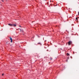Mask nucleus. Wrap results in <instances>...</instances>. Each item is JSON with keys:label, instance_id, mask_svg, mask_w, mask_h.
<instances>
[{"label": "nucleus", "instance_id": "obj_1", "mask_svg": "<svg viewBox=\"0 0 79 79\" xmlns=\"http://www.w3.org/2000/svg\"><path fill=\"white\" fill-rule=\"evenodd\" d=\"M72 44V42L71 41H69L68 42L69 45H70Z\"/></svg>", "mask_w": 79, "mask_h": 79}, {"label": "nucleus", "instance_id": "obj_2", "mask_svg": "<svg viewBox=\"0 0 79 79\" xmlns=\"http://www.w3.org/2000/svg\"><path fill=\"white\" fill-rule=\"evenodd\" d=\"M8 25H9V26H13V24H11L10 23H9Z\"/></svg>", "mask_w": 79, "mask_h": 79}, {"label": "nucleus", "instance_id": "obj_3", "mask_svg": "<svg viewBox=\"0 0 79 79\" xmlns=\"http://www.w3.org/2000/svg\"><path fill=\"white\" fill-rule=\"evenodd\" d=\"M10 40H11V42H12L13 41V40H12V38L11 37H10Z\"/></svg>", "mask_w": 79, "mask_h": 79}, {"label": "nucleus", "instance_id": "obj_4", "mask_svg": "<svg viewBox=\"0 0 79 79\" xmlns=\"http://www.w3.org/2000/svg\"><path fill=\"white\" fill-rule=\"evenodd\" d=\"M20 32H23V30H21V29H20Z\"/></svg>", "mask_w": 79, "mask_h": 79}, {"label": "nucleus", "instance_id": "obj_5", "mask_svg": "<svg viewBox=\"0 0 79 79\" xmlns=\"http://www.w3.org/2000/svg\"><path fill=\"white\" fill-rule=\"evenodd\" d=\"M13 25L14 27H16V24H13Z\"/></svg>", "mask_w": 79, "mask_h": 79}, {"label": "nucleus", "instance_id": "obj_6", "mask_svg": "<svg viewBox=\"0 0 79 79\" xmlns=\"http://www.w3.org/2000/svg\"><path fill=\"white\" fill-rule=\"evenodd\" d=\"M77 18H79V17H77L76 18V20H77V19H78Z\"/></svg>", "mask_w": 79, "mask_h": 79}, {"label": "nucleus", "instance_id": "obj_7", "mask_svg": "<svg viewBox=\"0 0 79 79\" xmlns=\"http://www.w3.org/2000/svg\"><path fill=\"white\" fill-rule=\"evenodd\" d=\"M53 59V58L52 57H50V60L52 61V60Z\"/></svg>", "mask_w": 79, "mask_h": 79}, {"label": "nucleus", "instance_id": "obj_8", "mask_svg": "<svg viewBox=\"0 0 79 79\" xmlns=\"http://www.w3.org/2000/svg\"><path fill=\"white\" fill-rule=\"evenodd\" d=\"M67 55H68V56L69 55V54L67 53Z\"/></svg>", "mask_w": 79, "mask_h": 79}, {"label": "nucleus", "instance_id": "obj_9", "mask_svg": "<svg viewBox=\"0 0 79 79\" xmlns=\"http://www.w3.org/2000/svg\"><path fill=\"white\" fill-rule=\"evenodd\" d=\"M38 44H40V43H38Z\"/></svg>", "mask_w": 79, "mask_h": 79}, {"label": "nucleus", "instance_id": "obj_10", "mask_svg": "<svg viewBox=\"0 0 79 79\" xmlns=\"http://www.w3.org/2000/svg\"><path fill=\"white\" fill-rule=\"evenodd\" d=\"M3 75H4V74H2V76H3Z\"/></svg>", "mask_w": 79, "mask_h": 79}, {"label": "nucleus", "instance_id": "obj_11", "mask_svg": "<svg viewBox=\"0 0 79 79\" xmlns=\"http://www.w3.org/2000/svg\"><path fill=\"white\" fill-rule=\"evenodd\" d=\"M78 15H79V12H78Z\"/></svg>", "mask_w": 79, "mask_h": 79}, {"label": "nucleus", "instance_id": "obj_12", "mask_svg": "<svg viewBox=\"0 0 79 79\" xmlns=\"http://www.w3.org/2000/svg\"><path fill=\"white\" fill-rule=\"evenodd\" d=\"M19 27H21V26L20 25V26H19Z\"/></svg>", "mask_w": 79, "mask_h": 79}, {"label": "nucleus", "instance_id": "obj_13", "mask_svg": "<svg viewBox=\"0 0 79 79\" xmlns=\"http://www.w3.org/2000/svg\"><path fill=\"white\" fill-rule=\"evenodd\" d=\"M7 42V44L8 43V42Z\"/></svg>", "mask_w": 79, "mask_h": 79}]
</instances>
